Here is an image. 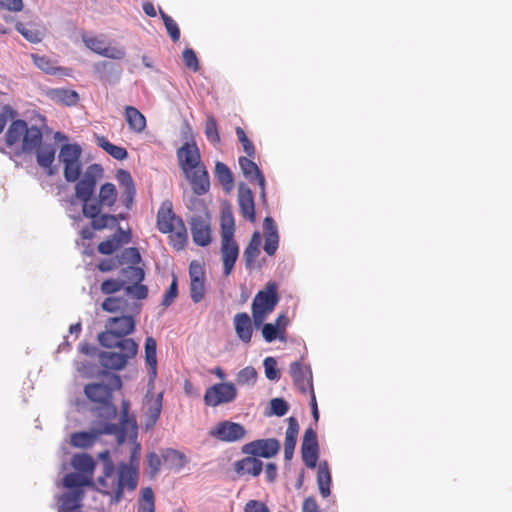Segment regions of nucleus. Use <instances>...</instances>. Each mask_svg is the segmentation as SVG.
<instances>
[{"label":"nucleus","instance_id":"473e14b6","mask_svg":"<svg viewBox=\"0 0 512 512\" xmlns=\"http://www.w3.org/2000/svg\"><path fill=\"white\" fill-rule=\"evenodd\" d=\"M117 200V190L114 184L105 183L100 187L98 194V201L91 202V204H98L100 208H111Z\"/></svg>","mask_w":512,"mask_h":512},{"label":"nucleus","instance_id":"f257e3e1","mask_svg":"<svg viewBox=\"0 0 512 512\" xmlns=\"http://www.w3.org/2000/svg\"><path fill=\"white\" fill-rule=\"evenodd\" d=\"M135 468L126 466L125 463L118 465L115 471L113 463L103 467V475L97 479V489L111 497L110 503H118L123 494V488L134 490L137 487Z\"/></svg>","mask_w":512,"mask_h":512},{"label":"nucleus","instance_id":"bf43d9fd","mask_svg":"<svg viewBox=\"0 0 512 512\" xmlns=\"http://www.w3.org/2000/svg\"><path fill=\"white\" fill-rule=\"evenodd\" d=\"M121 246L120 241L117 236H113L112 238L101 242L98 245V251L104 255H110L114 253Z\"/></svg>","mask_w":512,"mask_h":512},{"label":"nucleus","instance_id":"8fccbe9b","mask_svg":"<svg viewBox=\"0 0 512 512\" xmlns=\"http://www.w3.org/2000/svg\"><path fill=\"white\" fill-rule=\"evenodd\" d=\"M205 135L211 143L215 144L220 142L217 121L212 115H207L205 123Z\"/></svg>","mask_w":512,"mask_h":512},{"label":"nucleus","instance_id":"864d4df0","mask_svg":"<svg viewBox=\"0 0 512 512\" xmlns=\"http://www.w3.org/2000/svg\"><path fill=\"white\" fill-rule=\"evenodd\" d=\"M160 14L171 39L173 41H178L180 38V30L177 23L170 16L165 14L162 10H160Z\"/></svg>","mask_w":512,"mask_h":512},{"label":"nucleus","instance_id":"9b49d317","mask_svg":"<svg viewBox=\"0 0 512 512\" xmlns=\"http://www.w3.org/2000/svg\"><path fill=\"white\" fill-rule=\"evenodd\" d=\"M280 450V443L274 438L259 439L243 446V452L255 457L271 458Z\"/></svg>","mask_w":512,"mask_h":512},{"label":"nucleus","instance_id":"72a5a7b5","mask_svg":"<svg viewBox=\"0 0 512 512\" xmlns=\"http://www.w3.org/2000/svg\"><path fill=\"white\" fill-rule=\"evenodd\" d=\"M116 179L119 182V184L124 188L123 194L125 196V205L127 208H129L135 195L133 179L130 173L125 170H118L116 174Z\"/></svg>","mask_w":512,"mask_h":512},{"label":"nucleus","instance_id":"6ab92c4d","mask_svg":"<svg viewBox=\"0 0 512 512\" xmlns=\"http://www.w3.org/2000/svg\"><path fill=\"white\" fill-rule=\"evenodd\" d=\"M178 221L183 220L174 214L172 203L169 201L163 202L157 213V226L160 232L166 234L172 231L178 225Z\"/></svg>","mask_w":512,"mask_h":512},{"label":"nucleus","instance_id":"4be33fe9","mask_svg":"<svg viewBox=\"0 0 512 512\" xmlns=\"http://www.w3.org/2000/svg\"><path fill=\"white\" fill-rule=\"evenodd\" d=\"M265 232L264 251L272 256L276 253L279 245V234L277 226L271 217H266L263 221Z\"/></svg>","mask_w":512,"mask_h":512},{"label":"nucleus","instance_id":"4468645a","mask_svg":"<svg viewBox=\"0 0 512 512\" xmlns=\"http://www.w3.org/2000/svg\"><path fill=\"white\" fill-rule=\"evenodd\" d=\"M100 205L85 204L83 205V214L85 217L92 219V227L95 230L104 228H112L117 225V216L110 214H101Z\"/></svg>","mask_w":512,"mask_h":512},{"label":"nucleus","instance_id":"f704fd0d","mask_svg":"<svg viewBox=\"0 0 512 512\" xmlns=\"http://www.w3.org/2000/svg\"><path fill=\"white\" fill-rule=\"evenodd\" d=\"M157 344L154 338L147 337L145 340V361L150 367L151 382L157 374Z\"/></svg>","mask_w":512,"mask_h":512},{"label":"nucleus","instance_id":"aec40b11","mask_svg":"<svg viewBox=\"0 0 512 512\" xmlns=\"http://www.w3.org/2000/svg\"><path fill=\"white\" fill-rule=\"evenodd\" d=\"M238 204L242 216L248 219L250 222H254L255 204L253 193L251 189L243 183L238 187Z\"/></svg>","mask_w":512,"mask_h":512},{"label":"nucleus","instance_id":"13d9d810","mask_svg":"<svg viewBox=\"0 0 512 512\" xmlns=\"http://www.w3.org/2000/svg\"><path fill=\"white\" fill-rule=\"evenodd\" d=\"M263 366L265 370V376L269 380H278L279 379V371L277 369V361L273 357H266L263 361Z\"/></svg>","mask_w":512,"mask_h":512},{"label":"nucleus","instance_id":"a878e982","mask_svg":"<svg viewBox=\"0 0 512 512\" xmlns=\"http://www.w3.org/2000/svg\"><path fill=\"white\" fill-rule=\"evenodd\" d=\"M298 432L299 426L297 421L293 417L289 418V425L285 432L284 443V459L286 461H290L293 458Z\"/></svg>","mask_w":512,"mask_h":512},{"label":"nucleus","instance_id":"0eeeda50","mask_svg":"<svg viewBox=\"0 0 512 512\" xmlns=\"http://www.w3.org/2000/svg\"><path fill=\"white\" fill-rule=\"evenodd\" d=\"M102 175V168L98 164L90 165L75 187V196L85 204H91V196L95 190L97 180Z\"/></svg>","mask_w":512,"mask_h":512},{"label":"nucleus","instance_id":"e2e57ef3","mask_svg":"<svg viewBox=\"0 0 512 512\" xmlns=\"http://www.w3.org/2000/svg\"><path fill=\"white\" fill-rule=\"evenodd\" d=\"M190 293H191V298H192L193 302H195V303L200 302L203 299L204 294H205L204 280L191 281Z\"/></svg>","mask_w":512,"mask_h":512},{"label":"nucleus","instance_id":"09e8293b","mask_svg":"<svg viewBox=\"0 0 512 512\" xmlns=\"http://www.w3.org/2000/svg\"><path fill=\"white\" fill-rule=\"evenodd\" d=\"M138 512H155L154 494L151 488L142 489Z\"/></svg>","mask_w":512,"mask_h":512},{"label":"nucleus","instance_id":"3c124183","mask_svg":"<svg viewBox=\"0 0 512 512\" xmlns=\"http://www.w3.org/2000/svg\"><path fill=\"white\" fill-rule=\"evenodd\" d=\"M262 327V336L264 340L268 343L273 342L276 339L283 340L284 334L280 332V330L274 326L273 323H263Z\"/></svg>","mask_w":512,"mask_h":512},{"label":"nucleus","instance_id":"a18cd8bd","mask_svg":"<svg viewBox=\"0 0 512 512\" xmlns=\"http://www.w3.org/2000/svg\"><path fill=\"white\" fill-rule=\"evenodd\" d=\"M215 176L227 191L231 190L233 186V176L226 164L222 162L216 163Z\"/></svg>","mask_w":512,"mask_h":512},{"label":"nucleus","instance_id":"052dcab7","mask_svg":"<svg viewBox=\"0 0 512 512\" xmlns=\"http://www.w3.org/2000/svg\"><path fill=\"white\" fill-rule=\"evenodd\" d=\"M126 55L125 48L122 46H111L107 42L105 49L101 56L110 58L113 60H122Z\"/></svg>","mask_w":512,"mask_h":512},{"label":"nucleus","instance_id":"f03ea898","mask_svg":"<svg viewBox=\"0 0 512 512\" xmlns=\"http://www.w3.org/2000/svg\"><path fill=\"white\" fill-rule=\"evenodd\" d=\"M41 141V130L36 126L28 127L23 120L13 121L5 133L6 145L12 148L16 155L34 152Z\"/></svg>","mask_w":512,"mask_h":512},{"label":"nucleus","instance_id":"9d476101","mask_svg":"<svg viewBox=\"0 0 512 512\" xmlns=\"http://www.w3.org/2000/svg\"><path fill=\"white\" fill-rule=\"evenodd\" d=\"M193 242L205 247L211 242L210 220L207 214L194 215L190 220Z\"/></svg>","mask_w":512,"mask_h":512},{"label":"nucleus","instance_id":"2f4dec72","mask_svg":"<svg viewBox=\"0 0 512 512\" xmlns=\"http://www.w3.org/2000/svg\"><path fill=\"white\" fill-rule=\"evenodd\" d=\"M331 474L327 462H321L317 472V485L319 492L323 498H327L331 494Z\"/></svg>","mask_w":512,"mask_h":512},{"label":"nucleus","instance_id":"680f3d73","mask_svg":"<svg viewBox=\"0 0 512 512\" xmlns=\"http://www.w3.org/2000/svg\"><path fill=\"white\" fill-rule=\"evenodd\" d=\"M160 466V457L156 453L150 452L147 455V473L149 474V476L152 478L155 477L160 470Z\"/></svg>","mask_w":512,"mask_h":512},{"label":"nucleus","instance_id":"cd10ccee","mask_svg":"<svg viewBox=\"0 0 512 512\" xmlns=\"http://www.w3.org/2000/svg\"><path fill=\"white\" fill-rule=\"evenodd\" d=\"M263 468V463L257 457H246L236 463V471L240 475L258 476Z\"/></svg>","mask_w":512,"mask_h":512},{"label":"nucleus","instance_id":"ea45409f","mask_svg":"<svg viewBox=\"0 0 512 512\" xmlns=\"http://www.w3.org/2000/svg\"><path fill=\"white\" fill-rule=\"evenodd\" d=\"M178 225L168 233L170 234V242L177 250H182L188 240V234L183 221H178Z\"/></svg>","mask_w":512,"mask_h":512},{"label":"nucleus","instance_id":"603ef678","mask_svg":"<svg viewBox=\"0 0 512 512\" xmlns=\"http://www.w3.org/2000/svg\"><path fill=\"white\" fill-rule=\"evenodd\" d=\"M81 172L80 160L64 163V177L68 182H75L79 179Z\"/></svg>","mask_w":512,"mask_h":512},{"label":"nucleus","instance_id":"338daca9","mask_svg":"<svg viewBox=\"0 0 512 512\" xmlns=\"http://www.w3.org/2000/svg\"><path fill=\"white\" fill-rule=\"evenodd\" d=\"M182 56H183V61H184L185 65L189 69L193 70L194 72L199 70L198 58L192 49H190V48L185 49L183 51Z\"/></svg>","mask_w":512,"mask_h":512},{"label":"nucleus","instance_id":"0e129e2a","mask_svg":"<svg viewBox=\"0 0 512 512\" xmlns=\"http://www.w3.org/2000/svg\"><path fill=\"white\" fill-rule=\"evenodd\" d=\"M270 415L284 416L288 412V404L281 398L270 401Z\"/></svg>","mask_w":512,"mask_h":512},{"label":"nucleus","instance_id":"c756f323","mask_svg":"<svg viewBox=\"0 0 512 512\" xmlns=\"http://www.w3.org/2000/svg\"><path fill=\"white\" fill-rule=\"evenodd\" d=\"M125 119L129 128L134 132L141 133L144 131L146 127V118L137 108L133 106H126Z\"/></svg>","mask_w":512,"mask_h":512},{"label":"nucleus","instance_id":"5fc2aeb1","mask_svg":"<svg viewBox=\"0 0 512 512\" xmlns=\"http://www.w3.org/2000/svg\"><path fill=\"white\" fill-rule=\"evenodd\" d=\"M141 260V255L137 248L130 247L122 251L120 262L122 264H131L132 266L138 264Z\"/></svg>","mask_w":512,"mask_h":512},{"label":"nucleus","instance_id":"6e6552de","mask_svg":"<svg viewBox=\"0 0 512 512\" xmlns=\"http://www.w3.org/2000/svg\"><path fill=\"white\" fill-rule=\"evenodd\" d=\"M237 397V389L233 383H219L208 388L204 395L206 405L216 407L230 403Z\"/></svg>","mask_w":512,"mask_h":512},{"label":"nucleus","instance_id":"a211bd4d","mask_svg":"<svg viewBox=\"0 0 512 512\" xmlns=\"http://www.w3.org/2000/svg\"><path fill=\"white\" fill-rule=\"evenodd\" d=\"M162 401L163 394L158 393L156 397H153L150 394V391L146 394V402H145V427L146 429H151L154 427L156 422L158 421L161 411H162Z\"/></svg>","mask_w":512,"mask_h":512},{"label":"nucleus","instance_id":"6e6d98bb","mask_svg":"<svg viewBox=\"0 0 512 512\" xmlns=\"http://www.w3.org/2000/svg\"><path fill=\"white\" fill-rule=\"evenodd\" d=\"M31 58L34 64L42 71L48 74H53L55 72V66L48 57L44 55L32 54Z\"/></svg>","mask_w":512,"mask_h":512},{"label":"nucleus","instance_id":"e433bc0d","mask_svg":"<svg viewBox=\"0 0 512 512\" xmlns=\"http://www.w3.org/2000/svg\"><path fill=\"white\" fill-rule=\"evenodd\" d=\"M81 39L89 50L100 56L102 55L108 42L104 35H93L90 33H82Z\"/></svg>","mask_w":512,"mask_h":512},{"label":"nucleus","instance_id":"393cba45","mask_svg":"<svg viewBox=\"0 0 512 512\" xmlns=\"http://www.w3.org/2000/svg\"><path fill=\"white\" fill-rule=\"evenodd\" d=\"M84 392L92 402L107 405L111 399V389L103 383H93L85 386Z\"/></svg>","mask_w":512,"mask_h":512},{"label":"nucleus","instance_id":"49530a36","mask_svg":"<svg viewBox=\"0 0 512 512\" xmlns=\"http://www.w3.org/2000/svg\"><path fill=\"white\" fill-rule=\"evenodd\" d=\"M97 142L102 149H104L109 155L117 160H124L128 156L125 148L110 143L104 137L98 138Z\"/></svg>","mask_w":512,"mask_h":512},{"label":"nucleus","instance_id":"a19ab883","mask_svg":"<svg viewBox=\"0 0 512 512\" xmlns=\"http://www.w3.org/2000/svg\"><path fill=\"white\" fill-rule=\"evenodd\" d=\"M163 459L166 465L175 471H180L187 462L185 455L174 449H167L163 454Z\"/></svg>","mask_w":512,"mask_h":512},{"label":"nucleus","instance_id":"69168bd1","mask_svg":"<svg viewBox=\"0 0 512 512\" xmlns=\"http://www.w3.org/2000/svg\"><path fill=\"white\" fill-rule=\"evenodd\" d=\"M54 93L66 105H74L78 101V94L75 91L58 89Z\"/></svg>","mask_w":512,"mask_h":512},{"label":"nucleus","instance_id":"f8f14e48","mask_svg":"<svg viewBox=\"0 0 512 512\" xmlns=\"http://www.w3.org/2000/svg\"><path fill=\"white\" fill-rule=\"evenodd\" d=\"M124 271L130 280L134 282L132 285L125 286V294L133 299H145L148 295V288L147 286L140 284L145 277L143 269L135 266H129Z\"/></svg>","mask_w":512,"mask_h":512},{"label":"nucleus","instance_id":"774afa93","mask_svg":"<svg viewBox=\"0 0 512 512\" xmlns=\"http://www.w3.org/2000/svg\"><path fill=\"white\" fill-rule=\"evenodd\" d=\"M236 134H237V137H238V140L240 141V143L242 144L243 146V150L244 152L248 155V156H253L254 153H255V149H254V146L253 144L249 141L248 137L246 136L244 130L240 127H237L236 128Z\"/></svg>","mask_w":512,"mask_h":512},{"label":"nucleus","instance_id":"20e7f679","mask_svg":"<svg viewBox=\"0 0 512 512\" xmlns=\"http://www.w3.org/2000/svg\"><path fill=\"white\" fill-rule=\"evenodd\" d=\"M135 330V320L131 315L110 317L105 323V331L98 335L99 343L107 348L126 340V336Z\"/></svg>","mask_w":512,"mask_h":512},{"label":"nucleus","instance_id":"de8ad7c7","mask_svg":"<svg viewBox=\"0 0 512 512\" xmlns=\"http://www.w3.org/2000/svg\"><path fill=\"white\" fill-rule=\"evenodd\" d=\"M257 376L258 374L255 368L252 366H247L237 373L236 382L241 386L252 387L257 381Z\"/></svg>","mask_w":512,"mask_h":512},{"label":"nucleus","instance_id":"c9c22d12","mask_svg":"<svg viewBox=\"0 0 512 512\" xmlns=\"http://www.w3.org/2000/svg\"><path fill=\"white\" fill-rule=\"evenodd\" d=\"M262 242V236L260 232L256 231L253 233L250 242L248 243L245 251L244 258L246 261V267L249 268L260 254V246Z\"/></svg>","mask_w":512,"mask_h":512},{"label":"nucleus","instance_id":"7c9ffc66","mask_svg":"<svg viewBox=\"0 0 512 512\" xmlns=\"http://www.w3.org/2000/svg\"><path fill=\"white\" fill-rule=\"evenodd\" d=\"M93 482L91 481V477L89 475H85L83 473H69L63 479V486L68 490H79L84 491L83 487L91 486Z\"/></svg>","mask_w":512,"mask_h":512},{"label":"nucleus","instance_id":"2eb2a0df","mask_svg":"<svg viewBox=\"0 0 512 512\" xmlns=\"http://www.w3.org/2000/svg\"><path fill=\"white\" fill-rule=\"evenodd\" d=\"M221 259L223 262V274L229 276L239 257V246L234 238H221Z\"/></svg>","mask_w":512,"mask_h":512},{"label":"nucleus","instance_id":"5701e85b","mask_svg":"<svg viewBox=\"0 0 512 512\" xmlns=\"http://www.w3.org/2000/svg\"><path fill=\"white\" fill-rule=\"evenodd\" d=\"M234 328L238 338L244 342L249 343L253 333V318L245 313H237L233 318Z\"/></svg>","mask_w":512,"mask_h":512},{"label":"nucleus","instance_id":"f3484780","mask_svg":"<svg viewBox=\"0 0 512 512\" xmlns=\"http://www.w3.org/2000/svg\"><path fill=\"white\" fill-rule=\"evenodd\" d=\"M290 374L295 385L304 393L313 391L312 372L310 366H304L300 362H293L290 365Z\"/></svg>","mask_w":512,"mask_h":512},{"label":"nucleus","instance_id":"dca6fc26","mask_svg":"<svg viewBox=\"0 0 512 512\" xmlns=\"http://www.w3.org/2000/svg\"><path fill=\"white\" fill-rule=\"evenodd\" d=\"M177 157L184 173L199 166L200 153L195 143H185L178 149Z\"/></svg>","mask_w":512,"mask_h":512},{"label":"nucleus","instance_id":"423d86ee","mask_svg":"<svg viewBox=\"0 0 512 512\" xmlns=\"http://www.w3.org/2000/svg\"><path fill=\"white\" fill-rule=\"evenodd\" d=\"M113 348H117L119 351H104L99 354V362L106 369H123L128 360L133 358L138 351V345L133 339H126Z\"/></svg>","mask_w":512,"mask_h":512},{"label":"nucleus","instance_id":"79ce46f5","mask_svg":"<svg viewBox=\"0 0 512 512\" xmlns=\"http://www.w3.org/2000/svg\"><path fill=\"white\" fill-rule=\"evenodd\" d=\"M239 165L244 176L250 181H258L261 177H264L256 163L247 157H240Z\"/></svg>","mask_w":512,"mask_h":512},{"label":"nucleus","instance_id":"4c0bfd02","mask_svg":"<svg viewBox=\"0 0 512 512\" xmlns=\"http://www.w3.org/2000/svg\"><path fill=\"white\" fill-rule=\"evenodd\" d=\"M235 222L230 207L225 206L221 211V238H234Z\"/></svg>","mask_w":512,"mask_h":512},{"label":"nucleus","instance_id":"c03bdc74","mask_svg":"<svg viewBox=\"0 0 512 512\" xmlns=\"http://www.w3.org/2000/svg\"><path fill=\"white\" fill-rule=\"evenodd\" d=\"M81 147L77 144H65L59 152V160L64 164L80 160Z\"/></svg>","mask_w":512,"mask_h":512},{"label":"nucleus","instance_id":"c85d7f7f","mask_svg":"<svg viewBox=\"0 0 512 512\" xmlns=\"http://www.w3.org/2000/svg\"><path fill=\"white\" fill-rule=\"evenodd\" d=\"M34 151H36L38 165L42 168H50L55 159L56 149L54 144H42L41 142Z\"/></svg>","mask_w":512,"mask_h":512},{"label":"nucleus","instance_id":"bb28decb","mask_svg":"<svg viewBox=\"0 0 512 512\" xmlns=\"http://www.w3.org/2000/svg\"><path fill=\"white\" fill-rule=\"evenodd\" d=\"M15 29L29 42L37 44L40 43L45 35L46 30L43 27H38L34 24H23L21 22L15 25Z\"/></svg>","mask_w":512,"mask_h":512},{"label":"nucleus","instance_id":"ddd939ff","mask_svg":"<svg viewBox=\"0 0 512 512\" xmlns=\"http://www.w3.org/2000/svg\"><path fill=\"white\" fill-rule=\"evenodd\" d=\"M302 459L308 468H315L318 460L317 434L312 428L305 430L301 445Z\"/></svg>","mask_w":512,"mask_h":512},{"label":"nucleus","instance_id":"7ed1b4c3","mask_svg":"<svg viewBox=\"0 0 512 512\" xmlns=\"http://www.w3.org/2000/svg\"><path fill=\"white\" fill-rule=\"evenodd\" d=\"M128 421H123L120 425L113 423L101 424L99 428H92L89 431H82L72 434L71 444L79 448H87L94 444L99 435L107 434L115 436L118 444L125 442L127 437Z\"/></svg>","mask_w":512,"mask_h":512},{"label":"nucleus","instance_id":"4d7b16f0","mask_svg":"<svg viewBox=\"0 0 512 512\" xmlns=\"http://www.w3.org/2000/svg\"><path fill=\"white\" fill-rule=\"evenodd\" d=\"M125 288V282L122 279H108L101 284V291L104 294H113Z\"/></svg>","mask_w":512,"mask_h":512},{"label":"nucleus","instance_id":"1a4fd4ad","mask_svg":"<svg viewBox=\"0 0 512 512\" xmlns=\"http://www.w3.org/2000/svg\"><path fill=\"white\" fill-rule=\"evenodd\" d=\"M209 435L222 442L231 443L242 440L246 435V430L239 423L225 420L217 423L209 431Z\"/></svg>","mask_w":512,"mask_h":512},{"label":"nucleus","instance_id":"39448f33","mask_svg":"<svg viewBox=\"0 0 512 512\" xmlns=\"http://www.w3.org/2000/svg\"><path fill=\"white\" fill-rule=\"evenodd\" d=\"M278 302L277 285L274 282H269L264 290L255 295L252 301L251 310L255 328H260L263 325Z\"/></svg>","mask_w":512,"mask_h":512},{"label":"nucleus","instance_id":"b1692460","mask_svg":"<svg viewBox=\"0 0 512 512\" xmlns=\"http://www.w3.org/2000/svg\"><path fill=\"white\" fill-rule=\"evenodd\" d=\"M84 491L68 490L58 497V512H73L81 506Z\"/></svg>","mask_w":512,"mask_h":512},{"label":"nucleus","instance_id":"58836bf2","mask_svg":"<svg viewBox=\"0 0 512 512\" xmlns=\"http://www.w3.org/2000/svg\"><path fill=\"white\" fill-rule=\"evenodd\" d=\"M71 464L77 471L89 475V477H91L95 468L93 458L87 454L74 455Z\"/></svg>","mask_w":512,"mask_h":512},{"label":"nucleus","instance_id":"37998d69","mask_svg":"<svg viewBox=\"0 0 512 512\" xmlns=\"http://www.w3.org/2000/svg\"><path fill=\"white\" fill-rule=\"evenodd\" d=\"M101 307L104 311L109 313L126 312L129 308V303L126 299L121 297H108L106 298Z\"/></svg>","mask_w":512,"mask_h":512},{"label":"nucleus","instance_id":"412c9836","mask_svg":"<svg viewBox=\"0 0 512 512\" xmlns=\"http://www.w3.org/2000/svg\"><path fill=\"white\" fill-rule=\"evenodd\" d=\"M185 174L187 178H189L195 194L203 195L209 190V176L204 167L198 166L197 168L188 170V173Z\"/></svg>","mask_w":512,"mask_h":512}]
</instances>
